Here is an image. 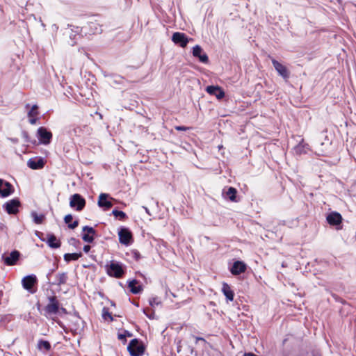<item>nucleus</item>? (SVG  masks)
<instances>
[{"label": "nucleus", "instance_id": "5", "mask_svg": "<svg viewBox=\"0 0 356 356\" xmlns=\"http://www.w3.org/2000/svg\"><path fill=\"white\" fill-rule=\"evenodd\" d=\"M44 311L47 316L60 313L59 302L56 297H50L49 298V303L46 305Z\"/></svg>", "mask_w": 356, "mask_h": 356}, {"label": "nucleus", "instance_id": "13", "mask_svg": "<svg viewBox=\"0 0 356 356\" xmlns=\"http://www.w3.org/2000/svg\"><path fill=\"white\" fill-rule=\"evenodd\" d=\"M193 56L197 58L200 62L202 63H207L209 62V58L207 55L203 51V49L200 45H195L193 48Z\"/></svg>", "mask_w": 356, "mask_h": 356}, {"label": "nucleus", "instance_id": "27", "mask_svg": "<svg viewBox=\"0 0 356 356\" xmlns=\"http://www.w3.org/2000/svg\"><path fill=\"white\" fill-rule=\"evenodd\" d=\"M81 256H82V254L81 252H79V253H66L64 254V260L66 262H70L71 261H76V260H78Z\"/></svg>", "mask_w": 356, "mask_h": 356}, {"label": "nucleus", "instance_id": "31", "mask_svg": "<svg viewBox=\"0 0 356 356\" xmlns=\"http://www.w3.org/2000/svg\"><path fill=\"white\" fill-rule=\"evenodd\" d=\"M38 107L37 105H33L32 106V108H31V110L29 111L28 116L29 117H37L38 115Z\"/></svg>", "mask_w": 356, "mask_h": 356}, {"label": "nucleus", "instance_id": "24", "mask_svg": "<svg viewBox=\"0 0 356 356\" xmlns=\"http://www.w3.org/2000/svg\"><path fill=\"white\" fill-rule=\"evenodd\" d=\"M222 291L229 301L234 300V292L227 283H223Z\"/></svg>", "mask_w": 356, "mask_h": 356}, {"label": "nucleus", "instance_id": "35", "mask_svg": "<svg viewBox=\"0 0 356 356\" xmlns=\"http://www.w3.org/2000/svg\"><path fill=\"white\" fill-rule=\"evenodd\" d=\"M304 148H305V145H303L302 143H299L295 148V150L297 153H299V154H301L302 152H305V151L304 150Z\"/></svg>", "mask_w": 356, "mask_h": 356}, {"label": "nucleus", "instance_id": "9", "mask_svg": "<svg viewBox=\"0 0 356 356\" xmlns=\"http://www.w3.org/2000/svg\"><path fill=\"white\" fill-rule=\"evenodd\" d=\"M14 193V188L11 184L0 179V197H6Z\"/></svg>", "mask_w": 356, "mask_h": 356}, {"label": "nucleus", "instance_id": "28", "mask_svg": "<svg viewBox=\"0 0 356 356\" xmlns=\"http://www.w3.org/2000/svg\"><path fill=\"white\" fill-rule=\"evenodd\" d=\"M31 216L33 218V221L36 224H41L42 223L44 219V215L43 214H38L36 212H33L31 213Z\"/></svg>", "mask_w": 356, "mask_h": 356}, {"label": "nucleus", "instance_id": "38", "mask_svg": "<svg viewBox=\"0 0 356 356\" xmlns=\"http://www.w3.org/2000/svg\"><path fill=\"white\" fill-rule=\"evenodd\" d=\"M29 122L31 124H35L37 122V117H29Z\"/></svg>", "mask_w": 356, "mask_h": 356}, {"label": "nucleus", "instance_id": "42", "mask_svg": "<svg viewBox=\"0 0 356 356\" xmlns=\"http://www.w3.org/2000/svg\"><path fill=\"white\" fill-rule=\"evenodd\" d=\"M60 312H62L63 314H66L67 311H66V309L65 308L60 307Z\"/></svg>", "mask_w": 356, "mask_h": 356}, {"label": "nucleus", "instance_id": "10", "mask_svg": "<svg viewBox=\"0 0 356 356\" xmlns=\"http://www.w3.org/2000/svg\"><path fill=\"white\" fill-rule=\"evenodd\" d=\"M190 40L185 33L180 32H175L172 36V42L181 47H186Z\"/></svg>", "mask_w": 356, "mask_h": 356}, {"label": "nucleus", "instance_id": "12", "mask_svg": "<svg viewBox=\"0 0 356 356\" xmlns=\"http://www.w3.org/2000/svg\"><path fill=\"white\" fill-rule=\"evenodd\" d=\"M273 67H275L277 72L283 77L284 79H287L289 77V72L286 67L276 60L274 58L271 59Z\"/></svg>", "mask_w": 356, "mask_h": 356}, {"label": "nucleus", "instance_id": "6", "mask_svg": "<svg viewBox=\"0 0 356 356\" xmlns=\"http://www.w3.org/2000/svg\"><path fill=\"white\" fill-rule=\"evenodd\" d=\"M20 206V202L18 199L15 198L6 202L3 205V208L8 214H17L19 212V207Z\"/></svg>", "mask_w": 356, "mask_h": 356}, {"label": "nucleus", "instance_id": "34", "mask_svg": "<svg viewBox=\"0 0 356 356\" xmlns=\"http://www.w3.org/2000/svg\"><path fill=\"white\" fill-rule=\"evenodd\" d=\"M144 314L146 315L147 317H148L150 319L154 318V312L151 310L150 309H143Z\"/></svg>", "mask_w": 356, "mask_h": 356}, {"label": "nucleus", "instance_id": "33", "mask_svg": "<svg viewBox=\"0 0 356 356\" xmlns=\"http://www.w3.org/2000/svg\"><path fill=\"white\" fill-rule=\"evenodd\" d=\"M102 317L104 320H109L110 321H113L111 314L105 308L103 309Z\"/></svg>", "mask_w": 356, "mask_h": 356}, {"label": "nucleus", "instance_id": "11", "mask_svg": "<svg viewBox=\"0 0 356 356\" xmlns=\"http://www.w3.org/2000/svg\"><path fill=\"white\" fill-rule=\"evenodd\" d=\"M37 277L32 274L23 277L22 280V284L24 289L32 293L33 291L31 289L33 286L37 283Z\"/></svg>", "mask_w": 356, "mask_h": 356}, {"label": "nucleus", "instance_id": "22", "mask_svg": "<svg viewBox=\"0 0 356 356\" xmlns=\"http://www.w3.org/2000/svg\"><path fill=\"white\" fill-rule=\"evenodd\" d=\"M47 245L51 248H58L61 243L54 234H49L46 241Z\"/></svg>", "mask_w": 356, "mask_h": 356}, {"label": "nucleus", "instance_id": "39", "mask_svg": "<svg viewBox=\"0 0 356 356\" xmlns=\"http://www.w3.org/2000/svg\"><path fill=\"white\" fill-rule=\"evenodd\" d=\"M83 250L86 253H88L90 250V246L89 245H86L83 246Z\"/></svg>", "mask_w": 356, "mask_h": 356}, {"label": "nucleus", "instance_id": "25", "mask_svg": "<svg viewBox=\"0 0 356 356\" xmlns=\"http://www.w3.org/2000/svg\"><path fill=\"white\" fill-rule=\"evenodd\" d=\"M68 279L67 273H59L56 275V280L54 282V284L60 286L62 284H65L67 282Z\"/></svg>", "mask_w": 356, "mask_h": 356}, {"label": "nucleus", "instance_id": "15", "mask_svg": "<svg viewBox=\"0 0 356 356\" xmlns=\"http://www.w3.org/2000/svg\"><path fill=\"white\" fill-rule=\"evenodd\" d=\"M109 195L106 193H101L99 196L97 204L99 207L103 208L104 210H108L112 207L113 204L108 200Z\"/></svg>", "mask_w": 356, "mask_h": 356}, {"label": "nucleus", "instance_id": "7", "mask_svg": "<svg viewBox=\"0 0 356 356\" xmlns=\"http://www.w3.org/2000/svg\"><path fill=\"white\" fill-rule=\"evenodd\" d=\"M19 257V252L17 250H13L8 254H2L1 259L6 266H14L17 264Z\"/></svg>", "mask_w": 356, "mask_h": 356}, {"label": "nucleus", "instance_id": "8", "mask_svg": "<svg viewBox=\"0 0 356 356\" xmlns=\"http://www.w3.org/2000/svg\"><path fill=\"white\" fill-rule=\"evenodd\" d=\"M120 243L125 245H129L132 241V235L131 232L124 227H122L118 232Z\"/></svg>", "mask_w": 356, "mask_h": 356}, {"label": "nucleus", "instance_id": "4", "mask_svg": "<svg viewBox=\"0 0 356 356\" xmlns=\"http://www.w3.org/2000/svg\"><path fill=\"white\" fill-rule=\"evenodd\" d=\"M37 138L40 143L43 145H49L52 138V134L48 131L45 127H41L37 131Z\"/></svg>", "mask_w": 356, "mask_h": 356}, {"label": "nucleus", "instance_id": "23", "mask_svg": "<svg viewBox=\"0 0 356 356\" xmlns=\"http://www.w3.org/2000/svg\"><path fill=\"white\" fill-rule=\"evenodd\" d=\"M128 286L130 291L134 293L138 294L143 291V287L140 284H138V282L136 280H131L128 282Z\"/></svg>", "mask_w": 356, "mask_h": 356}, {"label": "nucleus", "instance_id": "26", "mask_svg": "<svg viewBox=\"0 0 356 356\" xmlns=\"http://www.w3.org/2000/svg\"><path fill=\"white\" fill-rule=\"evenodd\" d=\"M72 220L73 216L71 214L66 215L64 218L65 222L68 225V227L70 229H74L79 225V222L77 220H75L73 222H72Z\"/></svg>", "mask_w": 356, "mask_h": 356}, {"label": "nucleus", "instance_id": "20", "mask_svg": "<svg viewBox=\"0 0 356 356\" xmlns=\"http://www.w3.org/2000/svg\"><path fill=\"white\" fill-rule=\"evenodd\" d=\"M206 91L211 95H215L218 99H222L225 96V92L218 86H207L206 88Z\"/></svg>", "mask_w": 356, "mask_h": 356}, {"label": "nucleus", "instance_id": "19", "mask_svg": "<svg viewBox=\"0 0 356 356\" xmlns=\"http://www.w3.org/2000/svg\"><path fill=\"white\" fill-rule=\"evenodd\" d=\"M27 165L33 170L41 169L44 165V161L42 158H32L28 161Z\"/></svg>", "mask_w": 356, "mask_h": 356}, {"label": "nucleus", "instance_id": "37", "mask_svg": "<svg viewBox=\"0 0 356 356\" xmlns=\"http://www.w3.org/2000/svg\"><path fill=\"white\" fill-rule=\"evenodd\" d=\"M175 129L177 131H186L189 129V127H184V126H177L175 127Z\"/></svg>", "mask_w": 356, "mask_h": 356}, {"label": "nucleus", "instance_id": "36", "mask_svg": "<svg viewBox=\"0 0 356 356\" xmlns=\"http://www.w3.org/2000/svg\"><path fill=\"white\" fill-rule=\"evenodd\" d=\"M73 133L76 136H80L81 132V128L80 127H76L72 130Z\"/></svg>", "mask_w": 356, "mask_h": 356}, {"label": "nucleus", "instance_id": "16", "mask_svg": "<svg viewBox=\"0 0 356 356\" xmlns=\"http://www.w3.org/2000/svg\"><path fill=\"white\" fill-rule=\"evenodd\" d=\"M236 193L237 191L234 187H225L222 190L223 197L232 202H237Z\"/></svg>", "mask_w": 356, "mask_h": 356}, {"label": "nucleus", "instance_id": "2", "mask_svg": "<svg viewBox=\"0 0 356 356\" xmlns=\"http://www.w3.org/2000/svg\"><path fill=\"white\" fill-rule=\"evenodd\" d=\"M107 273L110 276L117 278L121 277L124 274V270L122 265L117 261H111L109 265L106 266Z\"/></svg>", "mask_w": 356, "mask_h": 356}, {"label": "nucleus", "instance_id": "29", "mask_svg": "<svg viewBox=\"0 0 356 356\" xmlns=\"http://www.w3.org/2000/svg\"><path fill=\"white\" fill-rule=\"evenodd\" d=\"M38 347L40 350H49L51 348V345L49 341L40 340L38 342Z\"/></svg>", "mask_w": 356, "mask_h": 356}, {"label": "nucleus", "instance_id": "14", "mask_svg": "<svg viewBox=\"0 0 356 356\" xmlns=\"http://www.w3.org/2000/svg\"><path fill=\"white\" fill-rule=\"evenodd\" d=\"M83 232H84L82 235L83 240L87 243H92L96 234L95 229L92 227L85 226L83 227Z\"/></svg>", "mask_w": 356, "mask_h": 356}, {"label": "nucleus", "instance_id": "17", "mask_svg": "<svg viewBox=\"0 0 356 356\" xmlns=\"http://www.w3.org/2000/svg\"><path fill=\"white\" fill-rule=\"evenodd\" d=\"M246 264L241 261H235L232 268H231V273L232 274L234 275H240L242 273H244L246 270Z\"/></svg>", "mask_w": 356, "mask_h": 356}, {"label": "nucleus", "instance_id": "1", "mask_svg": "<svg viewBox=\"0 0 356 356\" xmlns=\"http://www.w3.org/2000/svg\"><path fill=\"white\" fill-rule=\"evenodd\" d=\"M70 206L76 211H81L86 206V200L80 194L75 193L70 198Z\"/></svg>", "mask_w": 356, "mask_h": 356}, {"label": "nucleus", "instance_id": "18", "mask_svg": "<svg viewBox=\"0 0 356 356\" xmlns=\"http://www.w3.org/2000/svg\"><path fill=\"white\" fill-rule=\"evenodd\" d=\"M327 222L330 225H339L342 221V217L337 212H331L326 218Z\"/></svg>", "mask_w": 356, "mask_h": 356}, {"label": "nucleus", "instance_id": "32", "mask_svg": "<svg viewBox=\"0 0 356 356\" xmlns=\"http://www.w3.org/2000/svg\"><path fill=\"white\" fill-rule=\"evenodd\" d=\"M149 303L152 307L158 306L161 304V300L157 297H153L149 298Z\"/></svg>", "mask_w": 356, "mask_h": 356}, {"label": "nucleus", "instance_id": "3", "mask_svg": "<svg viewBox=\"0 0 356 356\" xmlns=\"http://www.w3.org/2000/svg\"><path fill=\"white\" fill-rule=\"evenodd\" d=\"M127 349L131 356H141L144 353L143 345L136 339H132L130 341Z\"/></svg>", "mask_w": 356, "mask_h": 356}, {"label": "nucleus", "instance_id": "43", "mask_svg": "<svg viewBox=\"0 0 356 356\" xmlns=\"http://www.w3.org/2000/svg\"><path fill=\"white\" fill-rule=\"evenodd\" d=\"M244 356H257V355L252 353H245Z\"/></svg>", "mask_w": 356, "mask_h": 356}, {"label": "nucleus", "instance_id": "30", "mask_svg": "<svg viewBox=\"0 0 356 356\" xmlns=\"http://www.w3.org/2000/svg\"><path fill=\"white\" fill-rule=\"evenodd\" d=\"M112 213L115 218H119L120 220H124L127 218V214L122 211L115 209L112 211Z\"/></svg>", "mask_w": 356, "mask_h": 356}, {"label": "nucleus", "instance_id": "40", "mask_svg": "<svg viewBox=\"0 0 356 356\" xmlns=\"http://www.w3.org/2000/svg\"><path fill=\"white\" fill-rule=\"evenodd\" d=\"M125 335L124 334H119L118 335V339H120V340H125Z\"/></svg>", "mask_w": 356, "mask_h": 356}, {"label": "nucleus", "instance_id": "21", "mask_svg": "<svg viewBox=\"0 0 356 356\" xmlns=\"http://www.w3.org/2000/svg\"><path fill=\"white\" fill-rule=\"evenodd\" d=\"M79 28L76 27L74 29H70L69 33V38L70 41L68 42L69 44L71 46H74L76 44L77 40L79 38Z\"/></svg>", "mask_w": 356, "mask_h": 356}, {"label": "nucleus", "instance_id": "41", "mask_svg": "<svg viewBox=\"0 0 356 356\" xmlns=\"http://www.w3.org/2000/svg\"><path fill=\"white\" fill-rule=\"evenodd\" d=\"M143 208L144 209V210L145 211V212L148 214V215H150V212H149V210L148 209L147 207H143Z\"/></svg>", "mask_w": 356, "mask_h": 356}]
</instances>
